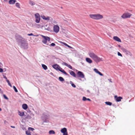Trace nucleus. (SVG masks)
<instances>
[{"instance_id": "nucleus-1", "label": "nucleus", "mask_w": 135, "mask_h": 135, "mask_svg": "<svg viewBox=\"0 0 135 135\" xmlns=\"http://www.w3.org/2000/svg\"><path fill=\"white\" fill-rule=\"evenodd\" d=\"M89 16L91 18L96 20H99L103 18V16L100 14H90Z\"/></svg>"}, {"instance_id": "nucleus-2", "label": "nucleus", "mask_w": 135, "mask_h": 135, "mask_svg": "<svg viewBox=\"0 0 135 135\" xmlns=\"http://www.w3.org/2000/svg\"><path fill=\"white\" fill-rule=\"evenodd\" d=\"M22 48L24 49H27L28 48V45L27 41L24 39L19 44Z\"/></svg>"}, {"instance_id": "nucleus-3", "label": "nucleus", "mask_w": 135, "mask_h": 135, "mask_svg": "<svg viewBox=\"0 0 135 135\" xmlns=\"http://www.w3.org/2000/svg\"><path fill=\"white\" fill-rule=\"evenodd\" d=\"M15 38L16 41L18 44L25 39L20 35H16L15 36Z\"/></svg>"}, {"instance_id": "nucleus-4", "label": "nucleus", "mask_w": 135, "mask_h": 135, "mask_svg": "<svg viewBox=\"0 0 135 135\" xmlns=\"http://www.w3.org/2000/svg\"><path fill=\"white\" fill-rule=\"evenodd\" d=\"M43 39L42 40V42L44 44H46L47 41H49L50 40V38L48 37L41 35Z\"/></svg>"}, {"instance_id": "nucleus-5", "label": "nucleus", "mask_w": 135, "mask_h": 135, "mask_svg": "<svg viewBox=\"0 0 135 135\" xmlns=\"http://www.w3.org/2000/svg\"><path fill=\"white\" fill-rule=\"evenodd\" d=\"M132 15L131 14L128 12H126L124 13L121 16V17L124 19L129 18Z\"/></svg>"}, {"instance_id": "nucleus-6", "label": "nucleus", "mask_w": 135, "mask_h": 135, "mask_svg": "<svg viewBox=\"0 0 135 135\" xmlns=\"http://www.w3.org/2000/svg\"><path fill=\"white\" fill-rule=\"evenodd\" d=\"M35 16L36 18V22L37 23H39L40 20V16L39 14L38 13H36L35 14Z\"/></svg>"}, {"instance_id": "nucleus-7", "label": "nucleus", "mask_w": 135, "mask_h": 135, "mask_svg": "<svg viewBox=\"0 0 135 135\" xmlns=\"http://www.w3.org/2000/svg\"><path fill=\"white\" fill-rule=\"evenodd\" d=\"M77 76L81 78H84V75L82 72L78 71L77 73Z\"/></svg>"}, {"instance_id": "nucleus-8", "label": "nucleus", "mask_w": 135, "mask_h": 135, "mask_svg": "<svg viewBox=\"0 0 135 135\" xmlns=\"http://www.w3.org/2000/svg\"><path fill=\"white\" fill-rule=\"evenodd\" d=\"M93 60L97 63L102 61V58L99 57L97 55L94 57Z\"/></svg>"}, {"instance_id": "nucleus-9", "label": "nucleus", "mask_w": 135, "mask_h": 135, "mask_svg": "<svg viewBox=\"0 0 135 135\" xmlns=\"http://www.w3.org/2000/svg\"><path fill=\"white\" fill-rule=\"evenodd\" d=\"M59 26L55 25L53 27V30L56 33H57L59 31Z\"/></svg>"}, {"instance_id": "nucleus-10", "label": "nucleus", "mask_w": 135, "mask_h": 135, "mask_svg": "<svg viewBox=\"0 0 135 135\" xmlns=\"http://www.w3.org/2000/svg\"><path fill=\"white\" fill-rule=\"evenodd\" d=\"M88 54L90 57L92 58L93 59H94V57L96 55L93 52H88Z\"/></svg>"}, {"instance_id": "nucleus-11", "label": "nucleus", "mask_w": 135, "mask_h": 135, "mask_svg": "<svg viewBox=\"0 0 135 135\" xmlns=\"http://www.w3.org/2000/svg\"><path fill=\"white\" fill-rule=\"evenodd\" d=\"M115 100L116 101H120L121 99H122L123 98L121 97H118L117 95H115L114 97Z\"/></svg>"}, {"instance_id": "nucleus-12", "label": "nucleus", "mask_w": 135, "mask_h": 135, "mask_svg": "<svg viewBox=\"0 0 135 135\" xmlns=\"http://www.w3.org/2000/svg\"><path fill=\"white\" fill-rule=\"evenodd\" d=\"M69 72L71 75L74 77H76V75L74 72L71 70H69Z\"/></svg>"}, {"instance_id": "nucleus-13", "label": "nucleus", "mask_w": 135, "mask_h": 135, "mask_svg": "<svg viewBox=\"0 0 135 135\" xmlns=\"http://www.w3.org/2000/svg\"><path fill=\"white\" fill-rule=\"evenodd\" d=\"M113 39L119 42H121V40L117 36H115L113 37Z\"/></svg>"}, {"instance_id": "nucleus-14", "label": "nucleus", "mask_w": 135, "mask_h": 135, "mask_svg": "<svg viewBox=\"0 0 135 135\" xmlns=\"http://www.w3.org/2000/svg\"><path fill=\"white\" fill-rule=\"evenodd\" d=\"M62 64L63 65H64L68 67L71 69H72V67L70 65L68 64L66 62H64L62 63Z\"/></svg>"}, {"instance_id": "nucleus-15", "label": "nucleus", "mask_w": 135, "mask_h": 135, "mask_svg": "<svg viewBox=\"0 0 135 135\" xmlns=\"http://www.w3.org/2000/svg\"><path fill=\"white\" fill-rule=\"evenodd\" d=\"M52 67L53 68L55 69L58 70V69H59V68L60 66H59L57 64L53 65H52Z\"/></svg>"}, {"instance_id": "nucleus-16", "label": "nucleus", "mask_w": 135, "mask_h": 135, "mask_svg": "<svg viewBox=\"0 0 135 135\" xmlns=\"http://www.w3.org/2000/svg\"><path fill=\"white\" fill-rule=\"evenodd\" d=\"M16 0H10L9 2V3L10 4H13L16 2Z\"/></svg>"}, {"instance_id": "nucleus-17", "label": "nucleus", "mask_w": 135, "mask_h": 135, "mask_svg": "<svg viewBox=\"0 0 135 135\" xmlns=\"http://www.w3.org/2000/svg\"><path fill=\"white\" fill-rule=\"evenodd\" d=\"M85 59L86 62L89 64H91L92 62V60L90 58L87 57Z\"/></svg>"}, {"instance_id": "nucleus-18", "label": "nucleus", "mask_w": 135, "mask_h": 135, "mask_svg": "<svg viewBox=\"0 0 135 135\" xmlns=\"http://www.w3.org/2000/svg\"><path fill=\"white\" fill-rule=\"evenodd\" d=\"M61 132L63 134L67 132L66 129L65 128H63L61 130Z\"/></svg>"}, {"instance_id": "nucleus-19", "label": "nucleus", "mask_w": 135, "mask_h": 135, "mask_svg": "<svg viewBox=\"0 0 135 135\" xmlns=\"http://www.w3.org/2000/svg\"><path fill=\"white\" fill-rule=\"evenodd\" d=\"M42 18L43 19L45 20H49L50 19V17H46L44 16H42Z\"/></svg>"}, {"instance_id": "nucleus-20", "label": "nucleus", "mask_w": 135, "mask_h": 135, "mask_svg": "<svg viewBox=\"0 0 135 135\" xmlns=\"http://www.w3.org/2000/svg\"><path fill=\"white\" fill-rule=\"evenodd\" d=\"M29 3L32 6H33L35 4V3L31 0H30L29 2Z\"/></svg>"}, {"instance_id": "nucleus-21", "label": "nucleus", "mask_w": 135, "mask_h": 135, "mask_svg": "<svg viewBox=\"0 0 135 135\" xmlns=\"http://www.w3.org/2000/svg\"><path fill=\"white\" fill-rule=\"evenodd\" d=\"M23 108L24 109H26L28 107L27 105L26 104H23L22 105Z\"/></svg>"}, {"instance_id": "nucleus-22", "label": "nucleus", "mask_w": 135, "mask_h": 135, "mask_svg": "<svg viewBox=\"0 0 135 135\" xmlns=\"http://www.w3.org/2000/svg\"><path fill=\"white\" fill-rule=\"evenodd\" d=\"M60 42L62 44H64V45H65L66 46H67L68 47L70 48H72V47H71V46H69V45H68L66 43L64 42Z\"/></svg>"}, {"instance_id": "nucleus-23", "label": "nucleus", "mask_w": 135, "mask_h": 135, "mask_svg": "<svg viewBox=\"0 0 135 135\" xmlns=\"http://www.w3.org/2000/svg\"><path fill=\"white\" fill-rule=\"evenodd\" d=\"M42 66L43 68L45 70H46L47 69V67L46 65L44 64H42Z\"/></svg>"}, {"instance_id": "nucleus-24", "label": "nucleus", "mask_w": 135, "mask_h": 135, "mask_svg": "<svg viewBox=\"0 0 135 135\" xmlns=\"http://www.w3.org/2000/svg\"><path fill=\"white\" fill-rule=\"evenodd\" d=\"M49 133L50 134H55V132L53 130H50L49 131Z\"/></svg>"}, {"instance_id": "nucleus-25", "label": "nucleus", "mask_w": 135, "mask_h": 135, "mask_svg": "<svg viewBox=\"0 0 135 135\" xmlns=\"http://www.w3.org/2000/svg\"><path fill=\"white\" fill-rule=\"evenodd\" d=\"M83 100L85 101L86 100H87L89 101H90V99L89 98H86L85 97H83Z\"/></svg>"}, {"instance_id": "nucleus-26", "label": "nucleus", "mask_w": 135, "mask_h": 135, "mask_svg": "<svg viewBox=\"0 0 135 135\" xmlns=\"http://www.w3.org/2000/svg\"><path fill=\"white\" fill-rule=\"evenodd\" d=\"M18 114L20 116H23L24 114V112H21L20 111L18 112Z\"/></svg>"}, {"instance_id": "nucleus-27", "label": "nucleus", "mask_w": 135, "mask_h": 135, "mask_svg": "<svg viewBox=\"0 0 135 135\" xmlns=\"http://www.w3.org/2000/svg\"><path fill=\"white\" fill-rule=\"evenodd\" d=\"M59 79L60 81L61 82L64 81V78L61 77H59Z\"/></svg>"}, {"instance_id": "nucleus-28", "label": "nucleus", "mask_w": 135, "mask_h": 135, "mask_svg": "<svg viewBox=\"0 0 135 135\" xmlns=\"http://www.w3.org/2000/svg\"><path fill=\"white\" fill-rule=\"evenodd\" d=\"M61 72L66 75L69 76V75L68 74L66 73V72L64 70V69H63V70H62V71H61Z\"/></svg>"}, {"instance_id": "nucleus-29", "label": "nucleus", "mask_w": 135, "mask_h": 135, "mask_svg": "<svg viewBox=\"0 0 135 135\" xmlns=\"http://www.w3.org/2000/svg\"><path fill=\"white\" fill-rule=\"evenodd\" d=\"M70 83L71 84V86L74 88H75L76 86L71 81H70Z\"/></svg>"}, {"instance_id": "nucleus-30", "label": "nucleus", "mask_w": 135, "mask_h": 135, "mask_svg": "<svg viewBox=\"0 0 135 135\" xmlns=\"http://www.w3.org/2000/svg\"><path fill=\"white\" fill-rule=\"evenodd\" d=\"M6 81L8 83V85L11 87H12V85H11L9 81L8 80H6Z\"/></svg>"}, {"instance_id": "nucleus-31", "label": "nucleus", "mask_w": 135, "mask_h": 135, "mask_svg": "<svg viewBox=\"0 0 135 135\" xmlns=\"http://www.w3.org/2000/svg\"><path fill=\"white\" fill-rule=\"evenodd\" d=\"M105 103L106 104L109 105H111L112 104V103L110 102H105Z\"/></svg>"}, {"instance_id": "nucleus-32", "label": "nucleus", "mask_w": 135, "mask_h": 135, "mask_svg": "<svg viewBox=\"0 0 135 135\" xmlns=\"http://www.w3.org/2000/svg\"><path fill=\"white\" fill-rule=\"evenodd\" d=\"M26 134L27 135H31L30 132L29 131H27L26 132Z\"/></svg>"}, {"instance_id": "nucleus-33", "label": "nucleus", "mask_w": 135, "mask_h": 135, "mask_svg": "<svg viewBox=\"0 0 135 135\" xmlns=\"http://www.w3.org/2000/svg\"><path fill=\"white\" fill-rule=\"evenodd\" d=\"M122 50L125 53L127 52V51H128L127 50L123 48L122 49Z\"/></svg>"}, {"instance_id": "nucleus-34", "label": "nucleus", "mask_w": 135, "mask_h": 135, "mask_svg": "<svg viewBox=\"0 0 135 135\" xmlns=\"http://www.w3.org/2000/svg\"><path fill=\"white\" fill-rule=\"evenodd\" d=\"M16 7H17L19 8H20V4L18 3H16Z\"/></svg>"}, {"instance_id": "nucleus-35", "label": "nucleus", "mask_w": 135, "mask_h": 135, "mask_svg": "<svg viewBox=\"0 0 135 135\" xmlns=\"http://www.w3.org/2000/svg\"><path fill=\"white\" fill-rule=\"evenodd\" d=\"M13 88L15 92H18L17 89L15 86H13Z\"/></svg>"}, {"instance_id": "nucleus-36", "label": "nucleus", "mask_w": 135, "mask_h": 135, "mask_svg": "<svg viewBox=\"0 0 135 135\" xmlns=\"http://www.w3.org/2000/svg\"><path fill=\"white\" fill-rule=\"evenodd\" d=\"M126 53L127 55H129L131 56L132 55V54L129 51H127V52H126Z\"/></svg>"}, {"instance_id": "nucleus-37", "label": "nucleus", "mask_w": 135, "mask_h": 135, "mask_svg": "<svg viewBox=\"0 0 135 135\" xmlns=\"http://www.w3.org/2000/svg\"><path fill=\"white\" fill-rule=\"evenodd\" d=\"M3 97L4 98L7 100H8V99L7 98V96H6V95L5 94H3Z\"/></svg>"}, {"instance_id": "nucleus-38", "label": "nucleus", "mask_w": 135, "mask_h": 135, "mask_svg": "<svg viewBox=\"0 0 135 135\" xmlns=\"http://www.w3.org/2000/svg\"><path fill=\"white\" fill-rule=\"evenodd\" d=\"M94 71L96 73H98L99 71L98 70L96 69H94Z\"/></svg>"}, {"instance_id": "nucleus-39", "label": "nucleus", "mask_w": 135, "mask_h": 135, "mask_svg": "<svg viewBox=\"0 0 135 135\" xmlns=\"http://www.w3.org/2000/svg\"><path fill=\"white\" fill-rule=\"evenodd\" d=\"M55 45V44L54 43H52L50 45H49L50 46H54Z\"/></svg>"}, {"instance_id": "nucleus-40", "label": "nucleus", "mask_w": 135, "mask_h": 135, "mask_svg": "<svg viewBox=\"0 0 135 135\" xmlns=\"http://www.w3.org/2000/svg\"><path fill=\"white\" fill-rule=\"evenodd\" d=\"M62 70H63V69L60 66L59 68V69H58V70L61 72V71H62Z\"/></svg>"}, {"instance_id": "nucleus-41", "label": "nucleus", "mask_w": 135, "mask_h": 135, "mask_svg": "<svg viewBox=\"0 0 135 135\" xmlns=\"http://www.w3.org/2000/svg\"><path fill=\"white\" fill-rule=\"evenodd\" d=\"M118 55L119 56H120L121 57L122 56V55L119 52H118Z\"/></svg>"}, {"instance_id": "nucleus-42", "label": "nucleus", "mask_w": 135, "mask_h": 135, "mask_svg": "<svg viewBox=\"0 0 135 135\" xmlns=\"http://www.w3.org/2000/svg\"><path fill=\"white\" fill-rule=\"evenodd\" d=\"M29 130L33 131L34 130V129L31 127H29L28 128Z\"/></svg>"}, {"instance_id": "nucleus-43", "label": "nucleus", "mask_w": 135, "mask_h": 135, "mask_svg": "<svg viewBox=\"0 0 135 135\" xmlns=\"http://www.w3.org/2000/svg\"><path fill=\"white\" fill-rule=\"evenodd\" d=\"M98 74H99L100 76H103V74H102L101 73H100V71H99Z\"/></svg>"}, {"instance_id": "nucleus-44", "label": "nucleus", "mask_w": 135, "mask_h": 135, "mask_svg": "<svg viewBox=\"0 0 135 135\" xmlns=\"http://www.w3.org/2000/svg\"><path fill=\"white\" fill-rule=\"evenodd\" d=\"M28 36H34L33 34L32 33H30V34H28Z\"/></svg>"}, {"instance_id": "nucleus-45", "label": "nucleus", "mask_w": 135, "mask_h": 135, "mask_svg": "<svg viewBox=\"0 0 135 135\" xmlns=\"http://www.w3.org/2000/svg\"><path fill=\"white\" fill-rule=\"evenodd\" d=\"M3 71V69L1 68H0V72H2Z\"/></svg>"}, {"instance_id": "nucleus-46", "label": "nucleus", "mask_w": 135, "mask_h": 135, "mask_svg": "<svg viewBox=\"0 0 135 135\" xmlns=\"http://www.w3.org/2000/svg\"><path fill=\"white\" fill-rule=\"evenodd\" d=\"M3 78L5 79H6V80H8L7 78L5 76L3 75Z\"/></svg>"}, {"instance_id": "nucleus-47", "label": "nucleus", "mask_w": 135, "mask_h": 135, "mask_svg": "<svg viewBox=\"0 0 135 135\" xmlns=\"http://www.w3.org/2000/svg\"><path fill=\"white\" fill-rule=\"evenodd\" d=\"M113 48V47L112 46L109 47H108V49H111Z\"/></svg>"}, {"instance_id": "nucleus-48", "label": "nucleus", "mask_w": 135, "mask_h": 135, "mask_svg": "<svg viewBox=\"0 0 135 135\" xmlns=\"http://www.w3.org/2000/svg\"><path fill=\"white\" fill-rule=\"evenodd\" d=\"M63 135H68V133L66 132V133H64Z\"/></svg>"}, {"instance_id": "nucleus-49", "label": "nucleus", "mask_w": 135, "mask_h": 135, "mask_svg": "<svg viewBox=\"0 0 135 135\" xmlns=\"http://www.w3.org/2000/svg\"><path fill=\"white\" fill-rule=\"evenodd\" d=\"M108 80L110 82L112 83V82L111 81V79H108Z\"/></svg>"}, {"instance_id": "nucleus-50", "label": "nucleus", "mask_w": 135, "mask_h": 135, "mask_svg": "<svg viewBox=\"0 0 135 135\" xmlns=\"http://www.w3.org/2000/svg\"><path fill=\"white\" fill-rule=\"evenodd\" d=\"M11 127H12V128H15V126H11Z\"/></svg>"}, {"instance_id": "nucleus-51", "label": "nucleus", "mask_w": 135, "mask_h": 135, "mask_svg": "<svg viewBox=\"0 0 135 135\" xmlns=\"http://www.w3.org/2000/svg\"><path fill=\"white\" fill-rule=\"evenodd\" d=\"M8 0H4V1L5 2H7L8 1Z\"/></svg>"}, {"instance_id": "nucleus-52", "label": "nucleus", "mask_w": 135, "mask_h": 135, "mask_svg": "<svg viewBox=\"0 0 135 135\" xmlns=\"http://www.w3.org/2000/svg\"><path fill=\"white\" fill-rule=\"evenodd\" d=\"M133 100H132V99H131V100H129V102H130V101H132Z\"/></svg>"}, {"instance_id": "nucleus-53", "label": "nucleus", "mask_w": 135, "mask_h": 135, "mask_svg": "<svg viewBox=\"0 0 135 135\" xmlns=\"http://www.w3.org/2000/svg\"><path fill=\"white\" fill-rule=\"evenodd\" d=\"M1 110H2L0 108V111H1Z\"/></svg>"}, {"instance_id": "nucleus-54", "label": "nucleus", "mask_w": 135, "mask_h": 135, "mask_svg": "<svg viewBox=\"0 0 135 135\" xmlns=\"http://www.w3.org/2000/svg\"><path fill=\"white\" fill-rule=\"evenodd\" d=\"M118 46H119V47H120V45H118Z\"/></svg>"}, {"instance_id": "nucleus-55", "label": "nucleus", "mask_w": 135, "mask_h": 135, "mask_svg": "<svg viewBox=\"0 0 135 135\" xmlns=\"http://www.w3.org/2000/svg\"><path fill=\"white\" fill-rule=\"evenodd\" d=\"M1 88H0V91H1Z\"/></svg>"}]
</instances>
